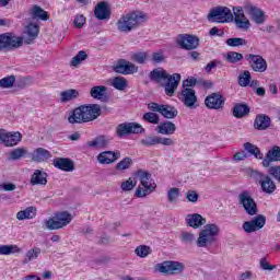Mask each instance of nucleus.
I'll list each match as a JSON object with an SVG mask.
<instances>
[{"label":"nucleus","instance_id":"nucleus-6","mask_svg":"<svg viewBox=\"0 0 280 280\" xmlns=\"http://www.w3.org/2000/svg\"><path fill=\"white\" fill-rule=\"evenodd\" d=\"M73 220V214L69 211L56 212L51 218L45 221V226L48 231H59V229H65L69 226Z\"/></svg>","mask_w":280,"mask_h":280},{"label":"nucleus","instance_id":"nucleus-14","mask_svg":"<svg viewBox=\"0 0 280 280\" xmlns=\"http://www.w3.org/2000/svg\"><path fill=\"white\" fill-rule=\"evenodd\" d=\"M177 45H179L180 49L191 51L192 49H198L200 46V38L189 34L178 35Z\"/></svg>","mask_w":280,"mask_h":280},{"label":"nucleus","instance_id":"nucleus-23","mask_svg":"<svg viewBox=\"0 0 280 280\" xmlns=\"http://www.w3.org/2000/svg\"><path fill=\"white\" fill-rule=\"evenodd\" d=\"M155 132H158V135H164L165 137H171L176 132V124L170 120L162 121L156 126Z\"/></svg>","mask_w":280,"mask_h":280},{"label":"nucleus","instance_id":"nucleus-24","mask_svg":"<svg viewBox=\"0 0 280 280\" xmlns=\"http://www.w3.org/2000/svg\"><path fill=\"white\" fill-rule=\"evenodd\" d=\"M186 224L191 229H200L201 226H205V224H207V219H205L199 213L187 214Z\"/></svg>","mask_w":280,"mask_h":280},{"label":"nucleus","instance_id":"nucleus-60","mask_svg":"<svg viewBox=\"0 0 280 280\" xmlns=\"http://www.w3.org/2000/svg\"><path fill=\"white\" fill-rule=\"evenodd\" d=\"M175 144H176V142L174 141V139L158 136V145L172 147V145H175Z\"/></svg>","mask_w":280,"mask_h":280},{"label":"nucleus","instance_id":"nucleus-28","mask_svg":"<svg viewBox=\"0 0 280 280\" xmlns=\"http://www.w3.org/2000/svg\"><path fill=\"white\" fill-rule=\"evenodd\" d=\"M232 115L236 119H242L250 115V107H248V105L245 103H236L232 108Z\"/></svg>","mask_w":280,"mask_h":280},{"label":"nucleus","instance_id":"nucleus-2","mask_svg":"<svg viewBox=\"0 0 280 280\" xmlns=\"http://www.w3.org/2000/svg\"><path fill=\"white\" fill-rule=\"evenodd\" d=\"M101 116L102 106L100 104L81 105L70 113L68 121L69 124H89Z\"/></svg>","mask_w":280,"mask_h":280},{"label":"nucleus","instance_id":"nucleus-55","mask_svg":"<svg viewBox=\"0 0 280 280\" xmlns=\"http://www.w3.org/2000/svg\"><path fill=\"white\" fill-rule=\"evenodd\" d=\"M129 125V135H143L145 129L139 122H128Z\"/></svg>","mask_w":280,"mask_h":280},{"label":"nucleus","instance_id":"nucleus-26","mask_svg":"<svg viewBox=\"0 0 280 280\" xmlns=\"http://www.w3.org/2000/svg\"><path fill=\"white\" fill-rule=\"evenodd\" d=\"M94 16L98 21H106V19H110V11L108 10V3L104 1L97 3L94 9Z\"/></svg>","mask_w":280,"mask_h":280},{"label":"nucleus","instance_id":"nucleus-46","mask_svg":"<svg viewBox=\"0 0 280 280\" xmlns=\"http://www.w3.org/2000/svg\"><path fill=\"white\" fill-rule=\"evenodd\" d=\"M16 82V77L8 75L0 79V89H12Z\"/></svg>","mask_w":280,"mask_h":280},{"label":"nucleus","instance_id":"nucleus-64","mask_svg":"<svg viewBox=\"0 0 280 280\" xmlns=\"http://www.w3.org/2000/svg\"><path fill=\"white\" fill-rule=\"evenodd\" d=\"M259 264L261 270H275V268H277V266L270 265L268 261H266V258H261Z\"/></svg>","mask_w":280,"mask_h":280},{"label":"nucleus","instance_id":"nucleus-15","mask_svg":"<svg viewBox=\"0 0 280 280\" xmlns=\"http://www.w3.org/2000/svg\"><path fill=\"white\" fill-rule=\"evenodd\" d=\"M23 136L21 132H8L5 129H0V143H3L5 148H14V145H19Z\"/></svg>","mask_w":280,"mask_h":280},{"label":"nucleus","instance_id":"nucleus-25","mask_svg":"<svg viewBox=\"0 0 280 280\" xmlns=\"http://www.w3.org/2000/svg\"><path fill=\"white\" fill-rule=\"evenodd\" d=\"M271 124L272 119H270V116L258 114L254 120V128L255 130H268Z\"/></svg>","mask_w":280,"mask_h":280},{"label":"nucleus","instance_id":"nucleus-42","mask_svg":"<svg viewBox=\"0 0 280 280\" xmlns=\"http://www.w3.org/2000/svg\"><path fill=\"white\" fill-rule=\"evenodd\" d=\"M110 86L116 91H124L128 86V81L124 77H115L110 83Z\"/></svg>","mask_w":280,"mask_h":280},{"label":"nucleus","instance_id":"nucleus-11","mask_svg":"<svg viewBox=\"0 0 280 280\" xmlns=\"http://www.w3.org/2000/svg\"><path fill=\"white\" fill-rule=\"evenodd\" d=\"M148 108L152 110V113H159L164 119H176V117H178V109L170 104L151 102L148 104Z\"/></svg>","mask_w":280,"mask_h":280},{"label":"nucleus","instance_id":"nucleus-36","mask_svg":"<svg viewBox=\"0 0 280 280\" xmlns=\"http://www.w3.org/2000/svg\"><path fill=\"white\" fill-rule=\"evenodd\" d=\"M24 156H27V150L25 148H16L8 153V161H21Z\"/></svg>","mask_w":280,"mask_h":280},{"label":"nucleus","instance_id":"nucleus-52","mask_svg":"<svg viewBox=\"0 0 280 280\" xmlns=\"http://www.w3.org/2000/svg\"><path fill=\"white\" fill-rule=\"evenodd\" d=\"M132 167V159L131 158H125L120 162L117 163L116 170L118 172H124L125 170H130Z\"/></svg>","mask_w":280,"mask_h":280},{"label":"nucleus","instance_id":"nucleus-44","mask_svg":"<svg viewBox=\"0 0 280 280\" xmlns=\"http://www.w3.org/2000/svg\"><path fill=\"white\" fill-rule=\"evenodd\" d=\"M249 222L253 223L256 231H261L266 226V217L264 214H257Z\"/></svg>","mask_w":280,"mask_h":280},{"label":"nucleus","instance_id":"nucleus-57","mask_svg":"<svg viewBox=\"0 0 280 280\" xmlns=\"http://www.w3.org/2000/svg\"><path fill=\"white\" fill-rule=\"evenodd\" d=\"M133 187H137V182L132 180L130 177L120 184L122 191H132Z\"/></svg>","mask_w":280,"mask_h":280},{"label":"nucleus","instance_id":"nucleus-19","mask_svg":"<svg viewBox=\"0 0 280 280\" xmlns=\"http://www.w3.org/2000/svg\"><path fill=\"white\" fill-rule=\"evenodd\" d=\"M114 71L115 73H121V75H130L132 73H137L139 71V67L130 61H126V59H121L116 66H114Z\"/></svg>","mask_w":280,"mask_h":280},{"label":"nucleus","instance_id":"nucleus-9","mask_svg":"<svg viewBox=\"0 0 280 280\" xmlns=\"http://www.w3.org/2000/svg\"><path fill=\"white\" fill-rule=\"evenodd\" d=\"M23 47V37L12 33H3L0 35V51H14Z\"/></svg>","mask_w":280,"mask_h":280},{"label":"nucleus","instance_id":"nucleus-53","mask_svg":"<svg viewBox=\"0 0 280 280\" xmlns=\"http://www.w3.org/2000/svg\"><path fill=\"white\" fill-rule=\"evenodd\" d=\"M250 71L245 70L243 73L238 75V85L240 86H248L250 84Z\"/></svg>","mask_w":280,"mask_h":280},{"label":"nucleus","instance_id":"nucleus-20","mask_svg":"<svg viewBox=\"0 0 280 280\" xmlns=\"http://www.w3.org/2000/svg\"><path fill=\"white\" fill-rule=\"evenodd\" d=\"M96 159L101 165H110L121 159V151H103Z\"/></svg>","mask_w":280,"mask_h":280},{"label":"nucleus","instance_id":"nucleus-63","mask_svg":"<svg viewBox=\"0 0 280 280\" xmlns=\"http://www.w3.org/2000/svg\"><path fill=\"white\" fill-rule=\"evenodd\" d=\"M269 174L276 178L278 183H280V166H271L269 168Z\"/></svg>","mask_w":280,"mask_h":280},{"label":"nucleus","instance_id":"nucleus-31","mask_svg":"<svg viewBox=\"0 0 280 280\" xmlns=\"http://www.w3.org/2000/svg\"><path fill=\"white\" fill-rule=\"evenodd\" d=\"M80 97V91L75 89H69L60 92L59 102L61 104H68V102H73V100H78Z\"/></svg>","mask_w":280,"mask_h":280},{"label":"nucleus","instance_id":"nucleus-22","mask_svg":"<svg viewBox=\"0 0 280 280\" xmlns=\"http://www.w3.org/2000/svg\"><path fill=\"white\" fill-rule=\"evenodd\" d=\"M52 165L62 172H73L75 170V164L69 158H56Z\"/></svg>","mask_w":280,"mask_h":280},{"label":"nucleus","instance_id":"nucleus-43","mask_svg":"<svg viewBox=\"0 0 280 280\" xmlns=\"http://www.w3.org/2000/svg\"><path fill=\"white\" fill-rule=\"evenodd\" d=\"M225 45H228V47H244L248 45V40L242 37H231L225 40Z\"/></svg>","mask_w":280,"mask_h":280},{"label":"nucleus","instance_id":"nucleus-34","mask_svg":"<svg viewBox=\"0 0 280 280\" xmlns=\"http://www.w3.org/2000/svg\"><path fill=\"white\" fill-rule=\"evenodd\" d=\"M90 95L93 97V100H105V97L108 95V88L104 85L93 86L90 90Z\"/></svg>","mask_w":280,"mask_h":280},{"label":"nucleus","instance_id":"nucleus-41","mask_svg":"<svg viewBox=\"0 0 280 280\" xmlns=\"http://www.w3.org/2000/svg\"><path fill=\"white\" fill-rule=\"evenodd\" d=\"M131 60L137 65H145L150 60V55L145 51H139L131 55Z\"/></svg>","mask_w":280,"mask_h":280},{"label":"nucleus","instance_id":"nucleus-61","mask_svg":"<svg viewBox=\"0 0 280 280\" xmlns=\"http://www.w3.org/2000/svg\"><path fill=\"white\" fill-rule=\"evenodd\" d=\"M199 198H200V195H198L196 190H188L186 192V200H188V202L196 203L198 202Z\"/></svg>","mask_w":280,"mask_h":280},{"label":"nucleus","instance_id":"nucleus-50","mask_svg":"<svg viewBox=\"0 0 280 280\" xmlns=\"http://www.w3.org/2000/svg\"><path fill=\"white\" fill-rule=\"evenodd\" d=\"M13 253H21V249L16 245H1L0 255H12Z\"/></svg>","mask_w":280,"mask_h":280},{"label":"nucleus","instance_id":"nucleus-51","mask_svg":"<svg viewBox=\"0 0 280 280\" xmlns=\"http://www.w3.org/2000/svg\"><path fill=\"white\" fill-rule=\"evenodd\" d=\"M116 135L119 138L130 135V127H129L128 122L119 124L116 127Z\"/></svg>","mask_w":280,"mask_h":280},{"label":"nucleus","instance_id":"nucleus-1","mask_svg":"<svg viewBox=\"0 0 280 280\" xmlns=\"http://www.w3.org/2000/svg\"><path fill=\"white\" fill-rule=\"evenodd\" d=\"M149 78L151 82H155V84L164 89L165 95L174 97V93H176L178 84H180L182 77L180 73L170 74L163 68H155L150 72Z\"/></svg>","mask_w":280,"mask_h":280},{"label":"nucleus","instance_id":"nucleus-3","mask_svg":"<svg viewBox=\"0 0 280 280\" xmlns=\"http://www.w3.org/2000/svg\"><path fill=\"white\" fill-rule=\"evenodd\" d=\"M145 21H148V15L145 13L141 11H131L119 18L116 22V27L118 32L122 34H130V32L139 30Z\"/></svg>","mask_w":280,"mask_h":280},{"label":"nucleus","instance_id":"nucleus-54","mask_svg":"<svg viewBox=\"0 0 280 280\" xmlns=\"http://www.w3.org/2000/svg\"><path fill=\"white\" fill-rule=\"evenodd\" d=\"M89 58V55H86V51L80 50L71 60L72 67H78V65H81L83 60H86Z\"/></svg>","mask_w":280,"mask_h":280},{"label":"nucleus","instance_id":"nucleus-18","mask_svg":"<svg viewBox=\"0 0 280 280\" xmlns=\"http://www.w3.org/2000/svg\"><path fill=\"white\" fill-rule=\"evenodd\" d=\"M180 100L186 108H196L198 103V96H196V90L191 88H185L182 90Z\"/></svg>","mask_w":280,"mask_h":280},{"label":"nucleus","instance_id":"nucleus-37","mask_svg":"<svg viewBox=\"0 0 280 280\" xmlns=\"http://www.w3.org/2000/svg\"><path fill=\"white\" fill-rule=\"evenodd\" d=\"M18 220H33V218H36V208L28 207L24 210H21L16 213Z\"/></svg>","mask_w":280,"mask_h":280},{"label":"nucleus","instance_id":"nucleus-62","mask_svg":"<svg viewBox=\"0 0 280 280\" xmlns=\"http://www.w3.org/2000/svg\"><path fill=\"white\" fill-rule=\"evenodd\" d=\"M243 231L248 234L257 232V230L254 228L252 221H245L243 223Z\"/></svg>","mask_w":280,"mask_h":280},{"label":"nucleus","instance_id":"nucleus-30","mask_svg":"<svg viewBox=\"0 0 280 280\" xmlns=\"http://www.w3.org/2000/svg\"><path fill=\"white\" fill-rule=\"evenodd\" d=\"M32 161L35 163H45L48 159H51V152L47 151L45 148H37L32 153Z\"/></svg>","mask_w":280,"mask_h":280},{"label":"nucleus","instance_id":"nucleus-48","mask_svg":"<svg viewBox=\"0 0 280 280\" xmlns=\"http://www.w3.org/2000/svg\"><path fill=\"white\" fill-rule=\"evenodd\" d=\"M141 145L144 148H151L152 145H159V136H147L140 140Z\"/></svg>","mask_w":280,"mask_h":280},{"label":"nucleus","instance_id":"nucleus-35","mask_svg":"<svg viewBox=\"0 0 280 280\" xmlns=\"http://www.w3.org/2000/svg\"><path fill=\"white\" fill-rule=\"evenodd\" d=\"M31 16L32 19H39V21H48L49 20V13L39 5H34L31 9Z\"/></svg>","mask_w":280,"mask_h":280},{"label":"nucleus","instance_id":"nucleus-58","mask_svg":"<svg viewBox=\"0 0 280 280\" xmlns=\"http://www.w3.org/2000/svg\"><path fill=\"white\" fill-rule=\"evenodd\" d=\"M73 24L78 30H82V27H84L86 24V18H84L82 14H78L74 18Z\"/></svg>","mask_w":280,"mask_h":280},{"label":"nucleus","instance_id":"nucleus-12","mask_svg":"<svg viewBox=\"0 0 280 280\" xmlns=\"http://www.w3.org/2000/svg\"><path fill=\"white\" fill-rule=\"evenodd\" d=\"M238 202L242 205L243 209H245V213H247V215H257L259 212L257 209V202H255L250 192L246 190L238 195Z\"/></svg>","mask_w":280,"mask_h":280},{"label":"nucleus","instance_id":"nucleus-33","mask_svg":"<svg viewBox=\"0 0 280 280\" xmlns=\"http://www.w3.org/2000/svg\"><path fill=\"white\" fill-rule=\"evenodd\" d=\"M25 34L27 36L25 43H27L30 45L32 43V40H36V38H38V34H40L38 25L33 24V23L28 24L25 27Z\"/></svg>","mask_w":280,"mask_h":280},{"label":"nucleus","instance_id":"nucleus-10","mask_svg":"<svg viewBox=\"0 0 280 280\" xmlns=\"http://www.w3.org/2000/svg\"><path fill=\"white\" fill-rule=\"evenodd\" d=\"M155 270L162 275H183L185 272V264L176 260H165L162 264H158Z\"/></svg>","mask_w":280,"mask_h":280},{"label":"nucleus","instance_id":"nucleus-29","mask_svg":"<svg viewBox=\"0 0 280 280\" xmlns=\"http://www.w3.org/2000/svg\"><path fill=\"white\" fill-rule=\"evenodd\" d=\"M280 161V147H273L269 150L262 160V167H270V163Z\"/></svg>","mask_w":280,"mask_h":280},{"label":"nucleus","instance_id":"nucleus-45","mask_svg":"<svg viewBox=\"0 0 280 280\" xmlns=\"http://www.w3.org/2000/svg\"><path fill=\"white\" fill-rule=\"evenodd\" d=\"M225 60L231 65H236V62H241V60H244V55L237 51H229L225 56Z\"/></svg>","mask_w":280,"mask_h":280},{"label":"nucleus","instance_id":"nucleus-38","mask_svg":"<svg viewBox=\"0 0 280 280\" xmlns=\"http://www.w3.org/2000/svg\"><path fill=\"white\" fill-rule=\"evenodd\" d=\"M244 150L252 156H255V159H264V153L258 149L257 145L250 142L244 143Z\"/></svg>","mask_w":280,"mask_h":280},{"label":"nucleus","instance_id":"nucleus-47","mask_svg":"<svg viewBox=\"0 0 280 280\" xmlns=\"http://www.w3.org/2000/svg\"><path fill=\"white\" fill-rule=\"evenodd\" d=\"M179 240L183 244L191 246V244H194V242H196V235H194V233H191V232L184 231V232H182Z\"/></svg>","mask_w":280,"mask_h":280},{"label":"nucleus","instance_id":"nucleus-21","mask_svg":"<svg viewBox=\"0 0 280 280\" xmlns=\"http://www.w3.org/2000/svg\"><path fill=\"white\" fill-rule=\"evenodd\" d=\"M233 12L236 27H238V30H248V27H250V21H248V18L244 14V7H234Z\"/></svg>","mask_w":280,"mask_h":280},{"label":"nucleus","instance_id":"nucleus-13","mask_svg":"<svg viewBox=\"0 0 280 280\" xmlns=\"http://www.w3.org/2000/svg\"><path fill=\"white\" fill-rule=\"evenodd\" d=\"M245 60L256 73H264L268 69V62L260 55L248 54L245 56Z\"/></svg>","mask_w":280,"mask_h":280},{"label":"nucleus","instance_id":"nucleus-40","mask_svg":"<svg viewBox=\"0 0 280 280\" xmlns=\"http://www.w3.org/2000/svg\"><path fill=\"white\" fill-rule=\"evenodd\" d=\"M156 113L159 112L151 110V112L144 113L142 116L143 121H147V124H153V126L159 125V122L161 121V117Z\"/></svg>","mask_w":280,"mask_h":280},{"label":"nucleus","instance_id":"nucleus-4","mask_svg":"<svg viewBox=\"0 0 280 280\" xmlns=\"http://www.w3.org/2000/svg\"><path fill=\"white\" fill-rule=\"evenodd\" d=\"M220 235V226L215 223H208L203 225V229L199 232V236L196 241L198 248H207V246H212L218 242V236Z\"/></svg>","mask_w":280,"mask_h":280},{"label":"nucleus","instance_id":"nucleus-27","mask_svg":"<svg viewBox=\"0 0 280 280\" xmlns=\"http://www.w3.org/2000/svg\"><path fill=\"white\" fill-rule=\"evenodd\" d=\"M88 148H97L104 150L110 145V138L106 136H98L91 141L86 142Z\"/></svg>","mask_w":280,"mask_h":280},{"label":"nucleus","instance_id":"nucleus-7","mask_svg":"<svg viewBox=\"0 0 280 280\" xmlns=\"http://www.w3.org/2000/svg\"><path fill=\"white\" fill-rule=\"evenodd\" d=\"M249 176L257 183V185H260L261 191L264 194H268L269 196L271 194H275L277 191V184H275V180L269 175H266L259 171L250 170Z\"/></svg>","mask_w":280,"mask_h":280},{"label":"nucleus","instance_id":"nucleus-59","mask_svg":"<svg viewBox=\"0 0 280 280\" xmlns=\"http://www.w3.org/2000/svg\"><path fill=\"white\" fill-rule=\"evenodd\" d=\"M151 61L154 65H161V62H165V55L162 51L153 52L151 57Z\"/></svg>","mask_w":280,"mask_h":280},{"label":"nucleus","instance_id":"nucleus-56","mask_svg":"<svg viewBox=\"0 0 280 280\" xmlns=\"http://www.w3.org/2000/svg\"><path fill=\"white\" fill-rule=\"evenodd\" d=\"M180 196V188L173 187L167 191L168 202H178Z\"/></svg>","mask_w":280,"mask_h":280},{"label":"nucleus","instance_id":"nucleus-8","mask_svg":"<svg viewBox=\"0 0 280 280\" xmlns=\"http://www.w3.org/2000/svg\"><path fill=\"white\" fill-rule=\"evenodd\" d=\"M209 23H233V12L229 7H215L207 15Z\"/></svg>","mask_w":280,"mask_h":280},{"label":"nucleus","instance_id":"nucleus-17","mask_svg":"<svg viewBox=\"0 0 280 280\" xmlns=\"http://www.w3.org/2000/svg\"><path fill=\"white\" fill-rule=\"evenodd\" d=\"M224 98L222 97V94L220 92H214L212 94H209L205 98V105L206 108H209L210 110H220L224 108Z\"/></svg>","mask_w":280,"mask_h":280},{"label":"nucleus","instance_id":"nucleus-39","mask_svg":"<svg viewBox=\"0 0 280 280\" xmlns=\"http://www.w3.org/2000/svg\"><path fill=\"white\" fill-rule=\"evenodd\" d=\"M40 248L39 247H33L28 249L25 254V258L23 260V264H30V261H34L35 259H38L40 256Z\"/></svg>","mask_w":280,"mask_h":280},{"label":"nucleus","instance_id":"nucleus-32","mask_svg":"<svg viewBox=\"0 0 280 280\" xmlns=\"http://www.w3.org/2000/svg\"><path fill=\"white\" fill-rule=\"evenodd\" d=\"M47 172L43 170H35L32 177H31V185H47Z\"/></svg>","mask_w":280,"mask_h":280},{"label":"nucleus","instance_id":"nucleus-49","mask_svg":"<svg viewBox=\"0 0 280 280\" xmlns=\"http://www.w3.org/2000/svg\"><path fill=\"white\" fill-rule=\"evenodd\" d=\"M135 253L138 257H141L142 259L148 257V255H152V248L148 245H140L136 247Z\"/></svg>","mask_w":280,"mask_h":280},{"label":"nucleus","instance_id":"nucleus-16","mask_svg":"<svg viewBox=\"0 0 280 280\" xmlns=\"http://www.w3.org/2000/svg\"><path fill=\"white\" fill-rule=\"evenodd\" d=\"M244 11L246 14L249 15V18L256 23L257 25H261L266 21V14L261 9L257 8L256 5H253L250 2H245L244 5Z\"/></svg>","mask_w":280,"mask_h":280},{"label":"nucleus","instance_id":"nucleus-5","mask_svg":"<svg viewBox=\"0 0 280 280\" xmlns=\"http://www.w3.org/2000/svg\"><path fill=\"white\" fill-rule=\"evenodd\" d=\"M136 177L139 178L141 185L135 191L136 198H145V196H150V194L156 190V184L150 183L151 175L149 172L138 170Z\"/></svg>","mask_w":280,"mask_h":280}]
</instances>
